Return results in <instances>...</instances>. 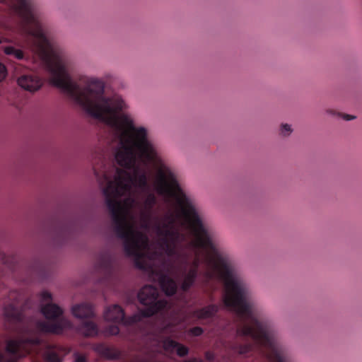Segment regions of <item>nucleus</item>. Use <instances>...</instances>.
I'll use <instances>...</instances> for the list:
<instances>
[{
	"mask_svg": "<svg viewBox=\"0 0 362 362\" xmlns=\"http://www.w3.org/2000/svg\"><path fill=\"white\" fill-rule=\"evenodd\" d=\"M49 81L69 100L113 130L118 144L117 163L129 170H114L103 162L93 171L102 189L115 232L124 240L127 256L136 266L158 281L167 296L173 295L176 282L163 272L173 273L175 264L184 267L181 288L188 290L197 275L224 284L225 305L243 321L241 336H250L255 343H276L273 330L257 321L248 289L236 272L229 255L218 245L214 233L204 222L194 199L182 189L176 173L162 159L147 128L136 126L119 95L106 98L104 84L95 78L72 80L70 59H42Z\"/></svg>",
	"mask_w": 362,
	"mask_h": 362,
	"instance_id": "obj_1",
	"label": "nucleus"
},
{
	"mask_svg": "<svg viewBox=\"0 0 362 362\" xmlns=\"http://www.w3.org/2000/svg\"><path fill=\"white\" fill-rule=\"evenodd\" d=\"M40 308L41 313L48 322H37V329L38 331L60 334L64 330L73 327L71 322L68 318L62 316L63 309L52 303V294L47 291H42L40 294Z\"/></svg>",
	"mask_w": 362,
	"mask_h": 362,
	"instance_id": "obj_2",
	"label": "nucleus"
},
{
	"mask_svg": "<svg viewBox=\"0 0 362 362\" xmlns=\"http://www.w3.org/2000/svg\"><path fill=\"white\" fill-rule=\"evenodd\" d=\"M41 342L40 337L11 339L6 341L4 356L0 354V362H18L21 357L32 351L38 352Z\"/></svg>",
	"mask_w": 362,
	"mask_h": 362,
	"instance_id": "obj_3",
	"label": "nucleus"
},
{
	"mask_svg": "<svg viewBox=\"0 0 362 362\" xmlns=\"http://www.w3.org/2000/svg\"><path fill=\"white\" fill-rule=\"evenodd\" d=\"M158 290L154 286H145L141 289L138 298L140 303L146 306L144 309L136 313L141 315V320L143 317H151L167 307V301L163 299L158 300Z\"/></svg>",
	"mask_w": 362,
	"mask_h": 362,
	"instance_id": "obj_4",
	"label": "nucleus"
},
{
	"mask_svg": "<svg viewBox=\"0 0 362 362\" xmlns=\"http://www.w3.org/2000/svg\"><path fill=\"white\" fill-rule=\"evenodd\" d=\"M21 300V294L16 291H11L8 295L6 305L3 307V315L8 322H16L21 320V310L16 304Z\"/></svg>",
	"mask_w": 362,
	"mask_h": 362,
	"instance_id": "obj_5",
	"label": "nucleus"
},
{
	"mask_svg": "<svg viewBox=\"0 0 362 362\" xmlns=\"http://www.w3.org/2000/svg\"><path fill=\"white\" fill-rule=\"evenodd\" d=\"M105 320L124 325H129L141 321V315L134 314L130 317H125L123 309L118 305L107 307L103 313Z\"/></svg>",
	"mask_w": 362,
	"mask_h": 362,
	"instance_id": "obj_6",
	"label": "nucleus"
},
{
	"mask_svg": "<svg viewBox=\"0 0 362 362\" xmlns=\"http://www.w3.org/2000/svg\"><path fill=\"white\" fill-rule=\"evenodd\" d=\"M20 87L29 92H35L42 86V82L37 76L33 75H22L18 78Z\"/></svg>",
	"mask_w": 362,
	"mask_h": 362,
	"instance_id": "obj_7",
	"label": "nucleus"
},
{
	"mask_svg": "<svg viewBox=\"0 0 362 362\" xmlns=\"http://www.w3.org/2000/svg\"><path fill=\"white\" fill-rule=\"evenodd\" d=\"M71 313L78 319L91 318L95 315L93 307L88 303H76L72 305Z\"/></svg>",
	"mask_w": 362,
	"mask_h": 362,
	"instance_id": "obj_8",
	"label": "nucleus"
},
{
	"mask_svg": "<svg viewBox=\"0 0 362 362\" xmlns=\"http://www.w3.org/2000/svg\"><path fill=\"white\" fill-rule=\"evenodd\" d=\"M43 356L47 362H62L66 354V351L57 346L47 345Z\"/></svg>",
	"mask_w": 362,
	"mask_h": 362,
	"instance_id": "obj_9",
	"label": "nucleus"
},
{
	"mask_svg": "<svg viewBox=\"0 0 362 362\" xmlns=\"http://www.w3.org/2000/svg\"><path fill=\"white\" fill-rule=\"evenodd\" d=\"M163 346L165 352H176V354L180 356H185L189 352L187 347L175 341L170 338H166L163 340Z\"/></svg>",
	"mask_w": 362,
	"mask_h": 362,
	"instance_id": "obj_10",
	"label": "nucleus"
},
{
	"mask_svg": "<svg viewBox=\"0 0 362 362\" xmlns=\"http://www.w3.org/2000/svg\"><path fill=\"white\" fill-rule=\"evenodd\" d=\"M96 349L101 356L107 359H117L121 356L120 351L115 347L100 345Z\"/></svg>",
	"mask_w": 362,
	"mask_h": 362,
	"instance_id": "obj_11",
	"label": "nucleus"
},
{
	"mask_svg": "<svg viewBox=\"0 0 362 362\" xmlns=\"http://www.w3.org/2000/svg\"><path fill=\"white\" fill-rule=\"evenodd\" d=\"M218 310L216 305H209L195 312V316L199 319H208L212 317Z\"/></svg>",
	"mask_w": 362,
	"mask_h": 362,
	"instance_id": "obj_12",
	"label": "nucleus"
},
{
	"mask_svg": "<svg viewBox=\"0 0 362 362\" xmlns=\"http://www.w3.org/2000/svg\"><path fill=\"white\" fill-rule=\"evenodd\" d=\"M81 333L86 337H94L98 334V327L93 322H87L81 327Z\"/></svg>",
	"mask_w": 362,
	"mask_h": 362,
	"instance_id": "obj_13",
	"label": "nucleus"
},
{
	"mask_svg": "<svg viewBox=\"0 0 362 362\" xmlns=\"http://www.w3.org/2000/svg\"><path fill=\"white\" fill-rule=\"evenodd\" d=\"M3 50L6 55L13 57L16 59H23L24 54L23 51L11 45L4 46Z\"/></svg>",
	"mask_w": 362,
	"mask_h": 362,
	"instance_id": "obj_14",
	"label": "nucleus"
},
{
	"mask_svg": "<svg viewBox=\"0 0 362 362\" xmlns=\"http://www.w3.org/2000/svg\"><path fill=\"white\" fill-rule=\"evenodd\" d=\"M180 322V320L177 319H172L171 321L168 323L165 324L161 329L164 333H173L175 332L174 327L177 326Z\"/></svg>",
	"mask_w": 362,
	"mask_h": 362,
	"instance_id": "obj_15",
	"label": "nucleus"
},
{
	"mask_svg": "<svg viewBox=\"0 0 362 362\" xmlns=\"http://www.w3.org/2000/svg\"><path fill=\"white\" fill-rule=\"evenodd\" d=\"M280 132H281V134L282 136H289L292 133L293 129L290 124H282L281 125Z\"/></svg>",
	"mask_w": 362,
	"mask_h": 362,
	"instance_id": "obj_16",
	"label": "nucleus"
},
{
	"mask_svg": "<svg viewBox=\"0 0 362 362\" xmlns=\"http://www.w3.org/2000/svg\"><path fill=\"white\" fill-rule=\"evenodd\" d=\"M119 327L115 325L110 326L105 331L106 334L109 335H116L119 333Z\"/></svg>",
	"mask_w": 362,
	"mask_h": 362,
	"instance_id": "obj_17",
	"label": "nucleus"
},
{
	"mask_svg": "<svg viewBox=\"0 0 362 362\" xmlns=\"http://www.w3.org/2000/svg\"><path fill=\"white\" fill-rule=\"evenodd\" d=\"M74 362H88L87 358L84 355L75 354Z\"/></svg>",
	"mask_w": 362,
	"mask_h": 362,
	"instance_id": "obj_18",
	"label": "nucleus"
},
{
	"mask_svg": "<svg viewBox=\"0 0 362 362\" xmlns=\"http://www.w3.org/2000/svg\"><path fill=\"white\" fill-rule=\"evenodd\" d=\"M6 76V69L5 66L0 63V81H1Z\"/></svg>",
	"mask_w": 362,
	"mask_h": 362,
	"instance_id": "obj_19",
	"label": "nucleus"
},
{
	"mask_svg": "<svg viewBox=\"0 0 362 362\" xmlns=\"http://www.w3.org/2000/svg\"><path fill=\"white\" fill-rule=\"evenodd\" d=\"M251 349V346L246 345V346H241L238 348V352L240 354H244L247 353Z\"/></svg>",
	"mask_w": 362,
	"mask_h": 362,
	"instance_id": "obj_20",
	"label": "nucleus"
},
{
	"mask_svg": "<svg viewBox=\"0 0 362 362\" xmlns=\"http://www.w3.org/2000/svg\"><path fill=\"white\" fill-rule=\"evenodd\" d=\"M190 332L192 335H194V336H199L202 334L203 332V330L202 328L199 327H194L192 328L191 330H190Z\"/></svg>",
	"mask_w": 362,
	"mask_h": 362,
	"instance_id": "obj_21",
	"label": "nucleus"
},
{
	"mask_svg": "<svg viewBox=\"0 0 362 362\" xmlns=\"http://www.w3.org/2000/svg\"><path fill=\"white\" fill-rule=\"evenodd\" d=\"M206 358L209 361H212L214 358V355L211 352H206L205 354Z\"/></svg>",
	"mask_w": 362,
	"mask_h": 362,
	"instance_id": "obj_22",
	"label": "nucleus"
},
{
	"mask_svg": "<svg viewBox=\"0 0 362 362\" xmlns=\"http://www.w3.org/2000/svg\"><path fill=\"white\" fill-rule=\"evenodd\" d=\"M184 362H203V361L202 360H198V359H196V358H191V359H189V360H186Z\"/></svg>",
	"mask_w": 362,
	"mask_h": 362,
	"instance_id": "obj_23",
	"label": "nucleus"
},
{
	"mask_svg": "<svg viewBox=\"0 0 362 362\" xmlns=\"http://www.w3.org/2000/svg\"><path fill=\"white\" fill-rule=\"evenodd\" d=\"M344 118L346 120H351V119H353V118H354V117H351V116H349V115H345V116L344 117Z\"/></svg>",
	"mask_w": 362,
	"mask_h": 362,
	"instance_id": "obj_24",
	"label": "nucleus"
},
{
	"mask_svg": "<svg viewBox=\"0 0 362 362\" xmlns=\"http://www.w3.org/2000/svg\"><path fill=\"white\" fill-rule=\"evenodd\" d=\"M5 42H8V40L6 38H2V39L0 38V44L4 43Z\"/></svg>",
	"mask_w": 362,
	"mask_h": 362,
	"instance_id": "obj_25",
	"label": "nucleus"
}]
</instances>
